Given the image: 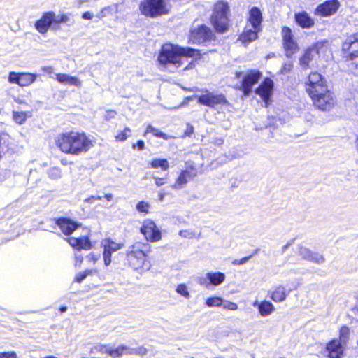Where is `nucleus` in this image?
Listing matches in <instances>:
<instances>
[{
	"label": "nucleus",
	"mask_w": 358,
	"mask_h": 358,
	"mask_svg": "<svg viewBox=\"0 0 358 358\" xmlns=\"http://www.w3.org/2000/svg\"><path fill=\"white\" fill-rule=\"evenodd\" d=\"M104 198H105L107 201H112V200H113V194H110V193H109V194H106L104 195Z\"/></svg>",
	"instance_id": "57"
},
{
	"label": "nucleus",
	"mask_w": 358,
	"mask_h": 358,
	"mask_svg": "<svg viewBox=\"0 0 358 358\" xmlns=\"http://www.w3.org/2000/svg\"><path fill=\"white\" fill-rule=\"evenodd\" d=\"M350 329L347 325H342L338 331V341H341L344 345H347L350 339Z\"/></svg>",
	"instance_id": "34"
},
{
	"label": "nucleus",
	"mask_w": 358,
	"mask_h": 358,
	"mask_svg": "<svg viewBox=\"0 0 358 358\" xmlns=\"http://www.w3.org/2000/svg\"><path fill=\"white\" fill-rule=\"evenodd\" d=\"M203 94L197 96V103L209 108H215L217 106H228L229 104L224 94H214L208 90H203Z\"/></svg>",
	"instance_id": "10"
},
{
	"label": "nucleus",
	"mask_w": 358,
	"mask_h": 358,
	"mask_svg": "<svg viewBox=\"0 0 358 358\" xmlns=\"http://www.w3.org/2000/svg\"><path fill=\"white\" fill-rule=\"evenodd\" d=\"M151 133L155 137L160 138L164 140H169L173 137L161 131L159 129L152 127L150 124L147 125L143 136H145L147 134Z\"/></svg>",
	"instance_id": "32"
},
{
	"label": "nucleus",
	"mask_w": 358,
	"mask_h": 358,
	"mask_svg": "<svg viewBox=\"0 0 358 358\" xmlns=\"http://www.w3.org/2000/svg\"><path fill=\"white\" fill-rule=\"evenodd\" d=\"M198 169L195 164L191 163L186 166V168L181 170L178 176L176 178L173 187L175 188L181 187L188 182L189 180L193 179L198 176Z\"/></svg>",
	"instance_id": "18"
},
{
	"label": "nucleus",
	"mask_w": 358,
	"mask_h": 358,
	"mask_svg": "<svg viewBox=\"0 0 358 358\" xmlns=\"http://www.w3.org/2000/svg\"><path fill=\"white\" fill-rule=\"evenodd\" d=\"M82 17L85 20H92L93 15L90 11H85L82 14Z\"/></svg>",
	"instance_id": "55"
},
{
	"label": "nucleus",
	"mask_w": 358,
	"mask_h": 358,
	"mask_svg": "<svg viewBox=\"0 0 358 358\" xmlns=\"http://www.w3.org/2000/svg\"><path fill=\"white\" fill-rule=\"evenodd\" d=\"M55 78L59 83L64 85H74L78 87H81L82 85V82L79 80L78 78L65 73H57Z\"/></svg>",
	"instance_id": "30"
},
{
	"label": "nucleus",
	"mask_w": 358,
	"mask_h": 358,
	"mask_svg": "<svg viewBox=\"0 0 358 358\" xmlns=\"http://www.w3.org/2000/svg\"><path fill=\"white\" fill-rule=\"evenodd\" d=\"M15 101H16L17 103H19V104H22V103H24V101H23L22 100H20V99H15Z\"/></svg>",
	"instance_id": "61"
},
{
	"label": "nucleus",
	"mask_w": 358,
	"mask_h": 358,
	"mask_svg": "<svg viewBox=\"0 0 358 358\" xmlns=\"http://www.w3.org/2000/svg\"><path fill=\"white\" fill-rule=\"evenodd\" d=\"M223 299L219 296H210L206 300V305L209 307H220L222 305Z\"/></svg>",
	"instance_id": "38"
},
{
	"label": "nucleus",
	"mask_w": 358,
	"mask_h": 358,
	"mask_svg": "<svg viewBox=\"0 0 358 358\" xmlns=\"http://www.w3.org/2000/svg\"><path fill=\"white\" fill-rule=\"evenodd\" d=\"M289 292L285 286L279 285L268 292V296L271 300L275 302H282L285 301Z\"/></svg>",
	"instance_id": "28"
},
{
	"label": "nucleus",
	"mask_w": 358,
	"mask_h": 358,
	"mask_svg": "<svg viewBox=\"0 0 358 358\" xmlns=\"http://www.w3.org/2000/svg\"><path fill=\"white\" fill-rule=\"evenodd\" d=\"M257 253H258V250L256 249L252 252L248 254V255H246L241 259H234L231 262V264L234 266L243 264L246 262H248L251 257H252L254 255H257Z\"/></svg>",
	"instance_id": "40"
},
{
	"label": "nucleus",
	"mask_w": 358,
	"mask_h": 358,
	"mask_svg": "<svg viewBox=\"0 0 358 358\" xmlns=\"http://www.w3.org/2000/svg\"><path fill=\"white\" fill-rule=\"evenodd\" d=\"M149 165L152 169L160 168L163 171H167L169 169V162L165 158H154L149 162Z\"/></svg>",
	"instance_id": "31"
},
{
	"label": "nucleus",
	"mask_w": 358,
	"mask_h": 358,
	"mask_svg": "<svg viewBox=\"0 0 358 358\" xmlns=\"http://www.w3.org/2000/svg\"><path fill=\"white\" fill-rule=\"evenodd\" d=\"M55 144L61 152L78 156L87 153L94 146V141L85 131L71 130L59 133Z\"/></svg>",
	"instance_id": "1"
},
{
	"label": "nucleus",
	"mask_w": 358,
	"mask_h": 358,
	"mask_svg": "<svg viewBox=\"0 0 358 358\" xmlns=\"http://www.w3.org/2000/svg\"><path fill=\"white\" fill-rule=\"evenodd\" d=\"M132 148H136L138 150H143L145 148V143L143 140H138L136 143L132 144Z\"/></svg>",
	"instance_id": "50"
},
{
	"label": "nucleus",
	"mask_w": 358,
	"mask_h": 358,
	"mask_svg": "<svg viewBox=\"0 0 358 358\" xmlns=\"http://www.w3.org/2000/svg\"><path fill=\"white\" fill-rule=\"evenodd\" d=\"M76 252H75V266H80L81 264L83 261V257L80 254L83 249H90L91 248H75Z\"/></svg>",
	"instance_id": "43"
},
{
	"label": "nucleus",
	"mask_w": 358,
	"mask_h": 358,
	"mask_svg": "<svg viewBox=\"0 0 358 358\" xmlns=\"http://www.w3.org/2000/svg\"><path fill=\"white\" fill-rule=\"evenodd\" d=\"M292 68L293 64L292 62H287L282 65L281 71L283 73H288L292 71Z\"/></svg>",
	"instance_id": "52"
},
{
	"label": "nucleus",
	"mask_w": 358,
	"mask_h": 358,
	"mask_svg": "<svg viewBox=\"0 0 358 358\" xmlns=\"http://www.w3.org/2000/svg\"><path fill=\"white\" fill-rule=\"evenodd\" d=\"M209 20L216 33L227 32L231 27L229 3L223 0L217 1L213 6Z\"/></svg>",
	"instance_id": "3"
},
{
	"label": "nucleus",
	"mask_w": 358,
	"mask_h": 358,
	"mask_svg": "<svg viewBox=\"0 0 358 358\" xmlns=\"http://www.w3.org/2000/svg\"><path fill=\"white\" fill-rule=\"evenodd\" d=\"M215 32L213 29L204 24L198 25L189 31L188 41L192 44L206 45L217 40Z\"/></svg>",
	"instance_id": "6"
},
{
	"label": "nucleus",
	"mask_w": 358,
	"mask_h": 358,
	"mask_svg": "<svg viewBox=\"0 0 358 358\" xmlns=\"http://www.w3.org/2000/svg\"><path fill=\"white\" fill-rule=\"evenodd\" d=\"M127 261L129 266L136 271L149 268L146 254L139 248L132 250L127 253Z\"/></svg>",
	"instance_id": "14"
},
{
	"label": "nucleus",
	"mask_w": 358,
	"mask_h": 358,
	"mask_svg": "<svg viewBox=\"0 0 358 358\" xmlns=\"http://www.w3.org/2000/svg\"><path fill=\"white\" fill-rule=\"evenodd\" d=\"M301 255H303V259L309 261L317 263L323 261V257L321 255L317 252H312L309 251L307 248H305V249L301 252Z\"/></svg>",
	"instance_id": "33"
},
{
	"label": "nucleus",
	"mask_w": 358,
	"mask_h": 358,
	"mask_svg": "<svg viewBox=\"0 0 358 358\" xmlns=\"http://www.w3.org/2000/svg\"><path fill=\"white\" fill-rule=\"evenodd\" d=\"M106 241L107 242L106 243H102V246H108V247H110V246H113V245L115 244V243L112 241H110V240H106Z\"/></svg>",
	"instance_id": "56"
},
{
	"label": "nucleus",
	"mask_w": 358,
	"mask_h": 358,
	"mask_svg": "<svg viewBox=\"0 0 358 358\" xmlns=\"http://www.w3.org/2000/svg\"><path fill=\"white\" fill-rule=\"evenodd\" d=\"M313 106L321 111H330L337 104L334 92L328 87L310 97Z\"/></svg>",
	"instance_id": "5"
},
{
	"label": "nucleus",
	"mask_w": 358,
	"mask_h": 358,
	"mask_svg": "<svg viewBox=\"0 0 358 358\" xmlns=\"http://www.w3.org/2000/svg\"><path fill=\"white\" fill-rule=\"evenodd\" d=\"M127 350L124 345H120L117 348L108 349L104 345L94 346L91 349L90 352L93 353H107L113 357H120L123 355L124 352Z\"/></svg>",
	"instance_id": "27"
},
{
	"label": "nucleus",
	"mask_w": 358,
	"mask_h": 358,
	"mask_svg": "<svg viewBox=\"0 0 358 358\" xmlns=\"http://www.w3.org/2000/svg\"><path fill=\"white\" fill-rule=\"evenodd\" d=\"M89 262H92L93 264H95L96 262L100 258V254H94L93 252L89 254L86 256Z\"/></svg>",
	"instance_id": "51"
},
{
	"label": "nucleus",
	"mask_w": 358,
	"mask_h": 358,
	"mask_svg": "<svg viewBox=\"0 0 358 358\" xmlns=\"http://www.w3.org/2000/svg\"><path fill=\"white\" fill-rule=\"evenodd\" d=\"M61 163H62V164H63L64 166H66L68 164H73V162H71H71H68L66 159H62L61 160Z\"/></svg>",
	"instance_id": "58"
},
{
	"label": "nucleus",
	"mask_w": 358,
	"mask_h": 358,
	"mask_svg": "<svg viewBox=\"0 0 358 358\" xmlns=\"http://www.w3.org/2000/svg\"><path fill=\"white\" fill-rule=\"evenodd\" d=\"M182 57L194 58V60H199L202 57V54L199 49L166 43L161 46L157 55V61L162 65L172 64L179 67L182 63Z\"/></svg>",
	"instance_id": "2"
},
{
	"label": "nucleus",
	"mask_w": 358,
	"mask_h": 358,
	"mask_svg": "<svg viewBox=\"0 0 358 358\" xmlns=\"http://www.w3.org/2000/svg\"><path fill=\"white\" fill-rule=\"evenodd\" d=\"M282 45L287 57H292L299 50V46L290 27L283 26L281 29Z\"/></svg>",
	"instance_id": "9"
},
{
	"label": "nucleus",
	"mask_w": 358,
	"mask_h": 358,
	"mask_svg": "<svg viewBox=\"0 0 358 358\" xmlns=\"http://www.w3.org/2000/svg\"><path fill=\"white\" fill-rule=\"evenodd\" d=\"M36 79V75L31 73H16L11 71L8 74V81L21 87H27L32 84Z\"/></svg>",
	"instance_id": "19"
},
{
	"label": "nucleus",
	"mask_w": 358,
	"mask_h": 358,
	"mask_svg": "<svg viewBox=\"0 0 358 358\" xmlns=\"http://www.w3.org/2000/svg\"><path fill=\"white\" fill-rule=\"evenodd\" d=\"M131 130L129 127H126L122 131H120L115 136V139L117 142H122L131 136Z\"/></svg>",
	"instance_id": "37"
},
{
	"label": "nucleus",
	"mask_w": 358,
	"mask_h": 358,
	"mask_svg": "<svg viewBox=\"0 0 358 358\" xmlns=\"http://www.w3.org/2000/svg\"><path fill=\"white\" fill-rule=\"evenodd\" d=\"M252 305H253V306L257 308V309L259 310V313L262 317H266V316L271 315L275 310L273 304L271 301H266V300L262 301L260 302L255 301L252 303Z\"/></svg>",
	"instance_id": "29"
},
{
	"label": "nucleus",
	"mask_w": 358,
	"mask_h": 358,
	"mask_svg": "<svg viewBox=\"0 0 358 358\" xmlns=\"http://www.w3.org/2000/svg\"><path fill=\"white\" fill-rule=\"evenodd\" d=\"M150 207V205L148 202L147 201H139L137 203L136 206V210L140 212V213H145V214H148L149 213V208Z\"/></svg>",
	"instance_id": "42"
},
{
	"label": "nucleus",
	"mask_w": 358,
	"mask_h": 358,
	"mask_svg": "<svg viewBox=\"0 0 358 358\" xmlns=\"http://www.w3.org/2000/svg\"><path fill=\"white\" fill-rule=\"evenodd\" d=\"M327 46L324 42H316L308 47L299 58V64L303 69L310 68V63L315 57L324 54L327 50Z\"/></svg>",
	"instance_id": "11"
},
{
	"label": "nucleus",
	"mask_w": 358,
	"mask_h": 358,
	"mask_svg": "<svg viewBox=\"0 0 358 358\" xmlns=\"http://www.w3.org/2000/svg\"><path fill=\"white\" fill-rule=\"evenodd\" d=\"M226 276L222 272H208L205 278L199 279V284L208 287L209 285L217 286L225 280Z\"/></svg>",
	"instance_id": "24"
},
{
	"label": "nucleus",
	"mask_w": 358,
	"mask_h": 358,
	"mask_svg": "<svg viewBox=\"0 0 358 358\" xmlns=\"http://www.w3.org/2000/svg\"><path fill=\"white\" fill-rule=\"evenodd\" d=\"M262 76V72L258 69L248 70L243 76L238 90L245 96H248L252 92L253 86L257 84Z\"/></svg>",
	"instance_id": "12"
},
{
	"label": "nucleus",
	"mask_w": 358,
	"mask_h": 358,
	"mask_svg": "<svg viewBox=\"0 0 358 358\" xmlns=\"http://www.w3.org/2000/svg\"><path fill=\"white\" fill-rule=\"evenodd\" d=\"M176 292L180 294L181 296L188 299L190 295L187 289V287L185 284L182 283L179 284L176 287Z\"/></svg>",
	"instance_id": "44"
},
{
	"label": "nucleus",
	"mask_w": 358,
	"mask_h": 358,
	"mask_svg": "<svg viewBox=\"0 0 358 358\" xmlns=\"http://www.w3.org/2000/svg\"><path fill=\"white\" fill-rule=\"evenodd\" d=\"M340 6L338 0H327L316 7L314 13L322 17H330L337 13Z\"/></svg>",
	"instance_id": "15"
},
{
	"label": "nucleus",
	"mask_w": 358,
	"mask_h": 358,
	"mask_svg": "<svg viewBox=\"0 0 358 358\" xmlns=\"http://www.w3.org/2000/svg\"><path fill=\"white\" fill-rule=\"evenodd\" d=\"M91 230L88 227H83L80 234L66 238V241L71 246H92L90 241Z\"/></svg>",
	"instance_id": "20"
},
{
	"label": "nucleus",
	"mask_w": 358,
	"mask_h": 358,
	"mask_svg": "<svg viewBox=\"0 0 358 358\" xmlns=\"http://www.w3.org/2000/svg\"><path fill=\"white\" fill-rule=\"evenodd\" d=\"M141 14L146 17L156 18L170 13L169 0H142L138 5Z\"/></svg>",
	"instance_id": "4"
},
{
	"label": "nucleus",
	"mask_w": 358,
	"mask_h": 358,
	"mask_svg": "<svg viewBox=\"0 0 358 358\" xmlns=\"http://www.w3.org/2000/svg\"><path fill=\"white\" fill-rule=\"evenodd\" d=\"M107 10H110V6L103 8L100 10V13L97 15V17L99 19H101V18L104 17L106 16V11H107Z\"/></svg>",
	"instance_id": "54"
},
{
	"label": "nucleus",
	"mask_w": 358,
	"mask_h": 358,
	"mask_svg": "<svg viewBox=\"0 0 358 358\" xmlns=\"http://www.w3.org/2000/svg\"><path fill=\"white\" fill-rule=\"evenodd\" d=\"M54 223L59 228L62 234L69 237L81 227L78 223L68 217H59L53 219Z\"/></svg>",
	"instance_id": "17"
},
{
	"label": "nucleus",
	"mask_w": 358,
	"mask_h": 358,
	"mask_svg": "<svg viewBox=\"0 0 358 358\" xmlns=\"http://www.w3.org/2000/svg\"><path fill=\"white\" fill-rule=\"evenodd\" d=\"M66 310H67V308H66V306H61V307L59 308V311H60L61 313H64V312H66Z\"/></svg>",
	"instance_id": "59"
},
{
	"label": "nucleus",
	"mask_w": 358,
	"mask_h": 358,
	"mask_svg": "<svg viewBox=\"0 0 358 358\" xmlns=\"http://www.w3.org/2000/svg\"><path fill=\"white\" fill-rule=\"evenodd\" d=\"M120 248H104L103 252L104 263L106 266H108L111 262V253L120 249Z\"/></svg>",
	"instance_id": "39"
},
{
	"label": "nucleus",
	"mask_w": 358,
	"mask_h": 358,
	"mask_svg": "<svg viewBox=\"0 0 358 358\" xmlns=\"http://www.w3.org/2000/svg\"><path fill=\"white\" fill-rule=\"evenodd\" d=\"M273 87L274 83L273 80L268 77H266L255 89V92L258 94L265 103H267L273 94Z\"/></svg>",
	"instance_id": "21"
},
{
	"label": "nucleus",
	"mask_w": 358,
	"mask_h": 358,
	"mask_svg": "<svg viewBox=\"0 0 358 358\" xmlns=\"http://www.w3.org/2000/svg\"><path fill=\"white\" fill-rule=\"evenodd\" d=\"M55 13L53 11H47L42 14L41 17L35 22V29L41 34H45L50 28L55 27Z\"/></svg>",
	"instance_id": "16"
},
{
	"label": "nucleus",
	"mask_w": 358,
	"mask_h": 358,
	"mask_svg": "<svg viewBox=\"0 0 358 358\" xmlns=\"http://www.w3.org/2000/svg\"><path fill=\"white\" fill-rule=\"evenodd\" d=\"M304 87L306 93L310 98L320 91L328 87V84L325 78L320 73L313 71L308 75L304 82Z\"/></svg>",
	"instance_id": "8"
},
{
	"label": "nucleus",
	"mask_w": 358,
	"mask_h": 358,
	"mask_svg": "<svg viewBox=\"0 0 358 358\" xmlns=\"http://www.w3.org/2000/svg\"><path fill=\"white\" fill-rule=\"evenodd\" d=\"M48 176L52 180H57L62 176V170L59 167H52L48 170Z\"/></svg>",
	"instance_id": "41"
},
{
	"label": "nucleus",
	"mask_w": 358,
	"mask_h": 358,
	"mask_svg": "<svg viewBox=\"0 0 358 358\" xmlns=\"http://www.w3.org/2000/svg\"><path fill=\"white\" fill-rule=\"evenodd\" d=\"M169 174L166 173L164 177H154L155 184L157 187H161L167 182Z\"/></svg>",
	"instance_id": "47"
},
{
	"label": "nucleus",
	"mask_w": 358,
	"mask_h": 358,
	"mask_svg": "<svg viewBox=\"0 0 358 358\" xmlns=\"http://www.w3.org/2000/svg\"><path fill=\"white\" fill-rule=\"evenodd\" d=\"M243 73L241 71H236L235 73V77L236 78H240L242 76Z\"/></svg>",
	"instance_id": "60"
},
{
	"label": "nucleus",
	"mask_w": 358,
	"mask_h": 358,
	"mask_svg": "<svg viewBox=\"0 0 358 358\" xmlns=\"http://www.w3.org/2000/svg\"><path fill=\"white\" fill-rule=\"evenodd\" d=\"M262 30L259 28L252 27L245 24L243 31L238 36V41L243 45H248L258 38V34Z\"/></svg>",
	"instance_id": "23"
},
{
	"label": "nucleus",
	"mask_w": 358,
	"mask_h": 358,
	"mask_svg": "<svg viewBox=\"0 0 358 358\" xmlns=\"http://www.w3.org/2000/svg\"><path fill=\"white\" fill-rule=\"evenodd\" d=\"M341 56L343 62H352L358 59V31L355 32L341 43Z\"/></svg>",
	"instance_id": "7"
},
{
	"label": "nucleus",
	"mask_w": 358,
	"mask_h": 358,
	"mask_svg": "<svg viewBox=\"0 0 358 358\" xmlns=\"http://www.w3.org/2000/svg\"><path fill=\"white\" fill-rule=\"evenodd\" d=\"M29 116H31V114L29 112L13 111L12 113L13 120L17 124H24Z\"/></svg>",
	"instance_id": "35"
},
{
	"label": "nucleus",
	"mask_w": 358,
	"mask_h": 358,
	"mask_svg": "<svg viewBox=\"0 0 358 358\" xmlns=\"http://www.w3.org/2000/svg\"><path fill=\"white\" fill-rule=\"evenodd\" d=\"M194 133V127L193 126L188 124L186 130L182 135V137L190 136Z\"/></svg>",
	"instance_id": "53"
},
{
	"label": "nucleus",
	"mask_w": 358,
	"mask_h": 358,
	"mask_svg": "<svg viewBox=\"0 0 358 358\" xmlns=\"http://www.w3.org/2000/svg\"><path fill=\"white\" fill-rule=\"evenodd\" d=\"M224 309L229 310H236L238 309V305L232 301H224L222 302V305L221 306Z\"/></svg>",
	"instance_id": "46"
},
{
	"label": "nucleus",
	"mask_w": 358,
	"mask_h": 358,
	"mask_svg": "<svg viewBox=\"0 0 358 358\" xmlns=\"http://www.w3.org/2000/svg\"><path fill=\"white\" fill-rule=\"evenodd\" d=\"M296 23L302 29H310L315 24V20L306 11H300L294 14Z\"/></svg>",
	"instance_id": "26"
},
{
	"label": "nucleus",
	"mask_w": 358,
	"mask_h": 358,
	"mask_svg": "<svg viewBox=\"0 0 358 358\" xmlns=\"http://www.w3.org/2000/svg\"><path fill=\"white\" fill-rule=\"evenodd\" d=\"M96 270L93 269H86L83 272H79L76 273L73 278V282L80 283L83 280H85L87 276L92 275L95 273Z\"/></svg>",
	"instance_id": "36"
},
{
	"label": "nucleus",
	"mask_w": 358,
	"mask_h": 358,
	"mask_svg": "<svg viewBox=\"0 0 358 358\" xmlns=\"http://www.w3.org/2000/svg\"><path fill=\"white\" fill-rule=\"evenodd\" d=\"M141 233L147 241L157 242L162 238V232L155 222L150 219L145 220L140 228Z\"/></svg>",
	"instance_id": "13"
},
{
	"label": "nucleus",
	"mask_w": 358,
	"mask_h": 358,
	"mask_svg": "<svg viewBox=\"0 0 358 358\" xmlns=\"http://www.w3.org/2000/svg\"><path fill=\"white\" fill-rule=\"evenodd\" d=\"M179 234L182 237L187 238H193L196 236L195 232L189 229L180 230Z\"/></svg>",
	"instance_id": "48"
},
{
	"label": "nucleus",
	"mask_w": 358,
	"mask_h": 358,
	"mask_svg": "<svg viewBox=\"0 0 358 358\" xmlns=\"http://www.w3.org/2000/svg\"><path fill=\"white\" fill-rule=\"evenodd\" d=\"M0 358H17L14 351L0 352Z\"/></svg>",
	"instance_id": "49"
},
{
	"label": "nucleus",
	"mask_w": 358,
	"mask_h": 358,
	"mask_svg": "<svg viewBox=\"0 0 358 358\" xmlns=\"http://www.w3.org/2000/svg\"><path fill=\"white\" fill-rule=\"evenodd\" d=\"M69 20L68 15L66 14H62L58 18L55 17V29H59V25L61 23L66 22Z\"/></svg>",
	"instance_id": "45"
},
{
	"label": "nucleus",
	"mask_w": 358,
	"mask_h": 358,
	"mask_svg": "<svg viewBox=\"0 0 358 358\" xmlns=\"http://www.w3.org/2000/svg\"><path fill=\"white\" fill-rule=\"evenodd\" d=\"M345 346L336 338L331 339L325 346L327 357L329 358H341L344 355Z\"/></svg>",
	"instance_id": "22"
},
{
	"label": "nucleus",
	"mask_w": 358,
	"mask_h": 358,
	"mask_svg": "<svg viewBox=\"0 0 358 358\" xmlns=\"http://www.w3.org/2000/svg\"><path fill=\"white\" fill-rule=\"evenodd\" d=\"M262 22L263 15L261 10L257 6L252 7L248 11L246 24L262 29Z\"/></svg>",
	"instance_id": "25"
},
{
	"label": "nucleus",
	"mask_w": 358,
	"mask_h": 358,
	"mask_svg": "<svg viewBox=\"0 0 358 358\" xmlns=\"http://www.w3.org/2000/svg\"><path fill=\"white\" fill-rule=\"evenodd\" d=\"M357 322H358V320H357Z\"/></svg>",
	"instance_id": "62"
}]
</instances>
